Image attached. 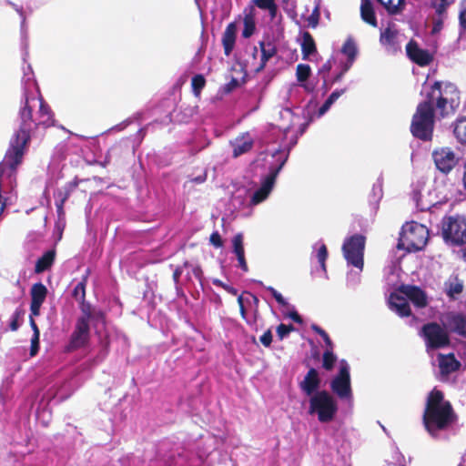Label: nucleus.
<instances>
[{
    "mask_svg": "<svg viewBox=\"0 0 466 466\" xmlns=\"http://www.w3.org/2000/svg\"><path fill=\"white\" fill-rule=\"evenodd\" d=\"M379 2L381 5H383L387 12L390 15H397L401 12V7H399V5H394L392 0H376Z\"/></svg>",
    "mask_w": 466,
    "mask_h": 466,
    "instance_id": "nucleus-41",
    "label": "nucleus"
},
{
    "mask_svg": "<svg viewBox=\"0 0 466 466\" xmlns=\"http://www.w3.org/2000/svg\"><path fill=\"white\" fill-rule=\"evenodd\" d=\"M253 147V142L251 140L241 141L240 143H236L233 146V157H238L242 154H245L251 150Z\"/></svg>",
    "mask_w": 466,
    "mask_h": 466,
    "instance_id": "nucleus-34",
    "label": "nucleus"
},
{
    "mask_svg": "<svg viewBox=\"0 0 466 466\" xmlns=\"http://www.w3.org/2000/svg\"><path fill=\"white\" fill-rule=\"evenodd\" d=\"M259 48L261 52V57L259 66L255 70L257 73L261 72L266 67L268 61L275 56L278 53L276 45L271 41H260Z\"/></svg>",
    "mask_w": 466,
    "mask_h": 466,
    "instance_id": "nucleus-20",
    "label": "nucleus"
},
{
    "mask_svg": "<svg viewBox=\"0 0 466 466\" xmlns=\"http://www.w3.org/2000/svg\"><path fill=\"white\" fill-rule=\"evenodd\" d=\"M431 156L436 168L445 175L449 174L459 162L455 152L448 147L435 148Z\"/></svg>",
    "mask_w": 466,
    "mask_h": 466,
    "instance_id": "nucleus-11",
    "label": "nucleus"
},
{
    "mask_svg": "<svg viewBox=\"0 0 466 466\" xmlns=\"http://www.w3.org/2000/svg\"><path fill=\"white\" fill-rule=\"evenodd\" d=\"M458 421V415L444 393L433 388L428 394L422 414V422L427 432L433 438L441 431H449Z\"/></svg>",
    "mask_w": 466,
    "mask_h": 466,
    "instance_id": "nucleus-3",
    "label": "nucleus"
},
{
    "mask_svg": "<svg viewBox=\"0 0 466 466\" xmlns=\"http://www.w3.org/2000/svg\"><path fill=\"white\" fill-rule=\"evenodd\" d=\"M265 10H268L269 13V16L271 19H274L277 16L278 14V5L276 3H273L269 8H266Z\"/></svg>",
    "mask_w": 466,
    "mask_h": 466,
    "instance_id": "nucleus-57",
    "label": "nucleus"
},
{
    "mask_svg": "<svg viewBox=\"0 0 466 466\" xmlns=\"http://www.w3.org/2000/svg\"><path fill=\"white\" fill-rule=\"evenodd\" d=\"M389 303L390 309L395 310L400 317H409L411 315V309L407 299L397 293H391Z\"/></svg>",
    "mask_w": 466,
    "mask_h": 466,
    "instance_id": "nucleus-19",
    "label": "nucleus"
},
{
    "mask_svg": "<svg viewBox=\"0 0 466 466\" xmlns=\"http://www.w3.org/2000/svg\"><path fill=\"white\" fill-rule=\"evenodd\" d=\"M88 273L82 277L81 281H79L73 289L72 296L78 301L84 302L86 299V287L87 283Z\"/></svg>",
    "mask_w": 466,
    "mask_h": 466,
    "instance_id": "nucleus-31",
    "label": "nucleus"
},
{
    "mask_svg": "<svg viewBox=\"0 0 466 466\" xmlns=\"http://www.w3.org/2000/svg\"><path fill=\"white\" fill-rule=\"evenodd\" d=\"M317 52L316 43L313 36L309 32L305 31L302 34V43H301V53L302 58L307 59L309 56L315 54Z\"/></svg>",
    "mask_w": 466,
    "mask_h": 466,
    "instance_id": "nucleus-25",
    "label": "nucleus"
},
{
    "mask_svg": "<svg viewBox=\"0 0 466 466\" xmlns=\"http://www.w3.org/2000/svg\"><path fill=\"white\" fill-rule=\"evenodd\" d=\"M445 286L446 294L451 299H455L457 296L463 291V283L458 279V277H454L453 279H450L445 283Z\"/></svg>",
    "mask_w": 466,
    "mask_h": 466,
    "instance_id": "nucleus-29",
    "label": "nucleus"
},
{
    "mask_svg": "<svg viewBox=\"0 0 466 466\" xmlns=\"http://www.w3.org/2000/svg\"><path fill=\"white\" fill-rule=\"evenodd\" d=\"M238 80L235 77H232L231 80L225 86V91L229 93L233 91L235 88L238 86Z\"/></svg>",
    "mask_w": 466,
    "mask_h": 466,
    "instance_id": "nucleus-53",
    "label": "nucleus"
},
{
    "mask_svg": "<svg viewBox=\"0 0 466 466\" xmlns=\"http://www.w3.org/2000/svg\"><path fill=\"white\" fill-rule=\"evenodd\" d=\"M442 236L454 245L466 243V219L461 217H448L442 222Z\"/></svg>",
    "mask_w": 466,
    "mask_h": 466,
    "instance_id": "nucleus-8",
    "label": "nucleus"
},
{
    "mask_svg": "<svg viewBox=\"0 0 466 466\" xmlns=\"http://www.w3.org/2000/svg\"><path fill=\"white\" fill-rule=\"evenodd\" d=\"M366 238L360 234H355L345 239L342 246V252L348 264L363 269L364 266V249Z\"/></svg>",
    "mask_w": 466,
    "mask_h": 466,
    "instance_id": "nucleus-7",
    "label": "nucleus"
},
{
    "mask_svg": "<svg viewBox=\"0 0 466 466\" xmlns=\"http://www.w3.org/2000/svg\"><path fill=\"white\" fill-rule=\"evenodd\" d=\"M345 92L344 89H339V90H335L333 91L329 96L328 97L329 99H331L332 102L335 103V101Z\"/></svg>",
    "mask_w": 466,
    "mask_h": 466,
    "instance_id": "nucleus-56",
    "label": "nucleus"
},
{
    "mask_svg": "<svg viewBox=\"0 0 466 466\" xmlns=\"http://www.w3.org/2000/svg\"><path fill=\"white\" fill-rule=\"evenodd\" d=\"M320 19V9L319 5H317L315 8L312 10V13L309 16L307 17L308 26L311 28H316L319 25Z\"/></svg>",
    "mask_w": 466,
    "mask_h": 466,
    "instance_id": "nucleus-39",
    "label": "nucleus"
},
{
    "mask_svg": "<svg viewBox=\"0 0 466 466\" xmlns=\"http://www.w3.org/2000/svg\"><path fill=\"white\" fill-rule=\"evenodd\" d=\"M419 335L423 339L427 351L445 349L451 345L449 331L435 321L424 324Z\"/></svg>",
    "mask_w": 466,
    "mask_h": 466,
    "instance_id": "nucleus-6",
    "label": "nucleus"
},
{
    "mask_svg": "<svg viewBox=\"0 0 466 466\" xmlns=\"http://www.w3.org/2000/svg\"><path fill=\"white\" fill-rule=\"evenodd\" d=\"M396 36L397 31L392 30L390 27H387L383 32H381L380 41L384 46H393Z\"/></svg>",
    "mask_w": 466,
    "mask_h": 466,
    "instance_id": "nucleus-35",
    "label": "nucleus"
},
{
    "mask_svg": "<svg viewBox=\"0 0 466 466\" xmlns=\"http://www.w3.org/2000/svg\"><path fill=\"white\" fill-rule=\"evenodd\" d=\"M311 329H312L313 331H315L317 334H319L320 337H321L322 335H326V331H325L321 327H319V325H317V324H312V325H311Z\"/></svg>",
    "mask_w": 466,
    "mask_h": 466,
    "instance_id": "nucleus-61",
    "label": "nucleus"
},
{
    "mask_svg": "<svg viewBox=\"0 0 466 466\" xmlns=\"http://www.w3.org/2000/svg\"><path fill=\"white\" fill-rule=\"evenodd\" d=\"M90 321L96 324H105L106 323V315L103 310L96 309L94 312L91 314Z\"/></svg>",
    "mask_w": 466,
    "mask_h": 466,
    "instance_id": "nucleus-46",
    "label": "nucleus"
},
{
    "mask_svg": "<svg viewBox=\"0 0 466 466\" xmlns=\"http://www.w3.org/2000/svg\"><path fill=\"white\" fill-rule=\"evenodd\" d=\"M453 134L462 145L466 146V117L458 118L453 124Z\"/></svg>",
    "mask_w": 466,
    "mask_h": 466,
    "instance_id": "nucleus-30",
    "label": "nucleus"
},
{
    "mask_svg": "<svg viewBox=\"0 0 466 466\" xmlns=\"http://www.w3.org/2000/svg\"><path fill=\"white\" fill-rule=\"evenodd\" d=\"M320 384L321 380L319 371L315 368H310L303 380L299 383V387L305 395L311 397L319 391Z\"/></svg>",
    "mask_w": 466,
    "mask_h": 466,
    "instance_id": "nucleus-13",
    "label": "nucleus"
},
{
    "mask_svg": "<svg viewBox=\"0 0 466 466\" xmlns=\"http://www.w3.org/2000/svg\"><path fill=\"white\" fill-rule=\"evenodd\" d=\"M182 274V269L178 267L173 272V279L175 283H178Z\"/></svg>",
    "mask_w": 466,
    "mask_h": 466,
    "instance_id": "nucleus-60",
    "label": "nucleus"
},
{
    "mask_svg": "<svg viewBox=\"0 0 466 466\" xmlns=\"http://www.w3.org/2000/svg\"><path fill=\"white\" fill-rule=\"evenodd\" d=\"M253 4L258 8L265 10L266 8H269L275 0H253Z\"/></svg>",
    "mask_w": 466,
    "mask_h": 466,
    "instance_id": "nucleus-51",
    "label": "nucleus"
},
{
    "mask_svg": "<svg viewBox=\"0 0 466 466\" xmlns=\"http://www.w3.org/2000/svg\"><path fill=\"white\" fill-rule=\"evenodd\" d=\"M338 403L334 397L326 390L316 392L309 398V414H317L321 423H327L335 418L338 412Z\"/></svg>",
    "mask_w": 466,
    "mask_h": 466,
    "instance_id": "nucleus-5",
    "label": "nucleus"
},
{
    "mask_svg": "<svg viewBox=\"0 0 466 466\" xmlns=\"http://www.w3.org/2000/svg\"><path fill=\"white\" fill-rule=\"evenodd\" d=\"M267 289L271 293L277 302L282 306L287 305V301L283 298V296L278 292L273 287H267Z\"/></svg>",
    "mask_w": 466,
    "mask_h": 466,
    "instance_id": "nucleus-48",
    "label": "nucleus"
},
{
    "mask_svg": "<svg viewBox=\"0 0 466 466\" xmlns=\"http://www.w3.org/2000/svg\"><path fill=\"white\" fill-rule=\"evenodd\" d=\"M79 182L76 178L73 181H70L65 185L63 189H58L54 193L56 198V202L65 204L66 200L69 198L73 191L77 187Z\"/></svg>",
    "mask_w": 466,
    "mask_h": 466,
    "instance_id": "nucleus-27",
    "label": "nucleus"
},
{
    "mask_svg": "<svg viewBox=\"0 0 466 466\" xmlns=\"http://www.w3.org/2000/svg\"><path fill=\"white\" fill-rule=\"evenodd\" d=\"M33 316H34V315H32V314H31V316H30V326H31V328H32V329H33V331H34V334H33V335H40L39 329H38V327H37V325H36V323H35V319H33Z\"/></svg>",
    "mask_w": 466,
    "mask_h": 466,
    "instance_id": "nucleus-58",
    "label": "nucleus"
},
{
    "mask_svg": "<svg viewBox=\"0 0 466 466\" xmlns=\"http://www.w3.org/2000/svg\"><path fill=\"white\" fill-rule=\"evenodd\" d=\"M244 28L242 31V36L244 38L250 37L256 30L254 8L251 6L249 11L245 10V16L243 19Z\"/></svg>",
    "mask_w": 466,
    "mask_h": 466,
    "instance_id": "nucleus-28",
    "label": "nucleus"
},
{
    "mask_svg": "<svg viewBox=\"0 0 466 466\" xmlns=\"http://www.w3.org/2000/svg\"><path fill=\"white\" fill-rule=\"evenodd\" d=\"M321 338L323 339L326 346L328 347V350H333V343H332L329 334L326 332V335H322Z\"/></svg>",
    "mask_w": 466,
    "mask_h": 466,
    "instance_id": "nucleus-59",
    "label": "nucleus"
},
{
    "mask_svg": "<svg viewBox=\"0 0 466 466\" xmlns=\"http://www.w3.org/2000/svg\"><path fill=\"white\" fill-rule=\"evenodd\" d=\"M30 295H31V303H30L31 314L34 316H38L40 314L41 306L46 298L47 289L41 282L35 283L31 288Z\"/></svg>",
    "mask_w": 466,
    "mask_h": 466,
    "instance_id": "nucleus-16",
    "label": "nucleus"
},
{
    "mask_svg": "<svg viewBox=\"0 0 466 466\" xmlns=\"http://www.w3.org/2000/svg\"><path fill=\"white\" fill-rule=\"evenodd\" d=\"M311 74V68L309 65L299 64L296 68V76L299 82H305Z\"/></svg>",
    "mask_w": 466,
    "mask_h": 466,
    "instance_id": "nucleus-36",
    "label": "nucleus"
},
{
    "mask_svg": "<svg viewBox=\"0 0 466 466\" xmlns=\"http://www.w3.org/2000/svg\"><path fill=\"white\" fill-rule=\"evenodd\" d=\"M294 329H295V328L292 324L286 325V324L281 323L277 327V336L279 340H282L286 336H288Z\"/></svg>",
    "mask_w": 466,
    "mask_h": 466,
    "instance_id": "nucleus-43",
    "label": "nucleus"
},
{
    "mask_svg": "<svg viewBox=\"0 0 466 466\" xmlns=\"http://www.w3.org/2000/svg\"><path fill=\"white\" fill-rule=\"evenodd\" d=\"M330 389L339 399L347 400L352 397L350 368L345 360L341 361L339 373L331 380Z\"/></svg>",
    "mask_w": 466,
    "mask_h": 466,
    "instance_id": "nucleus-10",
    "label": "nucleus"
},
{
    "mask_svg": "<svg viewBox=\"0 0 466 466\" xmlns=\"http://www.w3.org/2000/svg\"><path fill=\"white\" fill-rule=\"evenodd\" d=\"M289 317L296 323L301 324L303 322L301 316L296 310L289 312Z\"/></svg>",
    "mask_w": 466,
    "mask_h": 466,
    "instance_id": "nucleus-55",
    "label": "nucleus"
},
{
    "mask_svg": "<svg viewBox=\"0 0 466 466\" xmlns=\"http://www.w3.org/2000/svg\"><path fill=\"white\" fill-rule=\"evenodd\" d=\"M25 311L22 309H16L12 316V319L10 321V329L12 331H16L19 328V319L23 318Z\"/></svg>",
    "mask_w": 466,
    "mask_h": 466,
    "instance_id": "nucleus-42",
    "label": "nucleus"
},
{
    "mask_svg": "<svg viewBox=\"0 0 466 466\" xmlns=\"http://www.w3.org/2000/svg\"><path fill=\"white\" fill-rule=\"evenodd\" d=\"M341 52L348 56V59L352 63L357 56V47L352 39H348L342 46Z\"/></svg>",
    "mask_w": 466,
    "mask_h": 466,
    "instance_id": "nucleus-33",
    "label": "nucleus"
},
{
    "mask_svg": "<svg viewBox=\"0 0 466 466\" xmlns=\"http://www.w3.org/2000/svg\"><path fill=\"white\" fill-rule=\"evenodd\" d=\"M237 35V25L235 23H229L222 35V45L224 48V54L229 56L235 46Z\"/></svg>",
    "mask_w": 466,
    "mask_h": 466,
    "instance_id": "nucleus-21",
    "label": "nucleus"
},
{
    "mask_svg": "<svg viewBox=\"0 0 466 466\" xmlns=\"http://www.w3.org/2000/svg\"><path fill=\"white\" fill-rule=\"evenodd\" d=\"M212 283L213 285H215L216 287H219V288H222L223 289H225V287H227L228 284L224 283L222 280L218 279H214L212 280Z\"/></svg>",
    "mask_w": 466,
    "mask_h": 466,
    "instance_id": "nucleus-64",
    "label": "nucleus"
},
{
    "mask_svg": "<svg viewBox=\"0 0 466 466\" xmlns=\"http://www.w3.org/2000/svg\"><path fill=\"white\" fill-rule=\"evenodd\" d=\"M81 312L82 315L76 320H85L86 323H90L91 314L96 309L89 303L81 302Z\"/></svg>",
    "mask_w": 466,
    "mask_h": 466,
    "instance_id": "nucleus-40",
    "label": "nucleus"
},
{
    "mask_svg": "<svg viewBox=\"0 0 466 466\" xmlns=\"http://www.w3.org/2000/svg\"><path fill=\"white\" fill-rule=\"evenodd\" d=\"M460 92L450 82L435 81L426 92L425 98L420 102L412 116L410 133L415 138L430 142L433 138L435 127V109L441 117H445L458 106Z\"/></svg>",
    "mask_w": 466,
    "mask_h": 466,
    "instance_id": "nucleus-1",
    "label": "nucleus"
},
{
    "mask_svg": "<svg viewBox=\"0 0 466 466\" xmlns=\"http://www.w3.org/2000/svg\"><path fill=\"white\" fill-rule=\"evenodd\" d=\"M40 335H33L31 339L30 355L35 356L39 350Z\"/></svg>",
    "mask_w": 466,
    "mask_h": 466,
    "instance_id": "nucleus-47",
    "label": "nucleus"
},
{
    "mask_svg": "<svg viewBox=\"0 0 466 466\" xmlns=\"http://www.w3.org/2000/svg\"><path fill=\"white\" fill-rule=\"evenodd\" d=\"M260 342L265 347H269L272 343V332L270 329H268L263 333V335L260 337Z\"/></svg>",
    "mask_w": 466,
    "mask_h": 466,
    "instance_id": "nucleus-50",
    "label": "nucleus"
},
{
    "mask_svg": "<svg viewBox=\"0 0 466 466\" xmlns=\"http://www.w3.org/2000/svg\"><path fill=\"white\" fill-rule=\"evenodd\" d=\"M285 161H286V159H284L276 167H270L269 174L263 180L261 187L254 192V194L251 198V204L258 205V204L261 203L262 201H264L268 198V196L269 195V193L274 186L275 180H276L279 171L281 170V168L283 167V166L285 164Z\"/></svg>",
    "mask_w": 466,
    "mask_h": 466,
    "instance_id": "nucleus-12",
    "label": "nucleus"
},
{
    "mask_svg": "<svg viewBox=\"0 0 466 466\" xmlns=\"http://www.w3.org/2000/svg\"><path fill=\"white\" fill-rule=\"evenodd\" d=\"M442 27H443V18H442V16H439V18L434 21L432 33L440 32L442 29Z\"/></svg>",
    "mask_w": 466,
    "mask_h": 466,
    "instance_id": "nucleus-54",
    "label": "nucleus"
},
{
    "mask_svg": "<svg viewBox=\"0 0 466 466\" xmlns=\"http://www.w3.org/2000/svg\"><path fill=\"white\" fill-rule=\"evenodd\" d=\"M459 24L466 31V0H461L460 3Z\"/></svg>",
    "mask_w": 466,
    "mask_h": 466,
    "instance_id": "nucleus-45",
    "label": "nucleus"
},
{
    "mask_svg": "<svg viewBox=\"0 0 466 466\" xmlns=\"http://www.w3.org/2000/svg\"><path fill=\"white\" fill-rule=\"evenodd\" d=\"M64 205L65 204L56 202V212L59 218H63L65 216Z\"/></svg>",
    "mask_w": 466,
    "mask_h": 466,
    "instance_id": "nucleus-62",
    "label": "nucleus"
},
{
    "mask_svg": "<svg viewBox=\"0 0 466 466\" xmlns=\"http://www.w3.org/2000/svg\"><path fill=\"white\" fill-rule=\"evenodd\" d=\"M337 360V357L334 355L332 350H327L324 351L322 356V367L326 370H331Z\"/></svg>",
    "mask_w": 466,
    "mask_h": 466,
    "instance_id": "nucleus-37",
    "label": "nucleus"
},
{
    "mask_svg": "<svg viewBox=\"0 0 466 466\" xmlns=\"http://www.w3.org/2000/svg\"><path fill=\"white\" fill-rule=\"evenodd\" d=\"M454 2V0H432V6L439 16L446 14L447 8Z\"/></svg>",
    "mask_w": 466,
    "mask_h": 466,
    "instance_id": "nucleus-38",
    "label": "nucleus"
},
{
    "mask_svg": "<svg viewBox=\"0 0 466 466\" xmlns=\"http://www.w3.org/2000/svg\"><path fill=\"white\" fill-rule=\"evenodd\" d=\"M461 366V362L455 358L453 353L439 355V368L442 377H447L451 373L459 370Z\"/></svg>",
    "mask_w": 466,
    "mask_h": 466,
    "instance_id": "nucleus-18",
    "label": "nucleus"
},
{
    "mask_svg": "<svg viewBox=\"0 0 466 466\" xmlns=\"http://www.w3.org/2000/svg\"><path fill=\"white\" fill-rule=\"evenodd\" d=\"M318 260L320 264L321 268L326 271V259L328 258V249L325 244H322L317 254Z\"/></svg>",
    "mask_w": 466,
    "mask_h": 466,
    "instance_id": "nucleus-44",
    "label": "nucleus"
},
{
    "mask_svg": "<svg viewBox=\"0 0 466 466\" xmlns=\"http://www.w3.org/2000/svg\"><path fill=\"white\" fill-rule=\"evenodd\" d=\"M331 68H332V62H331V60L329 59V60L326 61V62L322 65L321 68L319 69V74H324V76H323V78H324V85H326V75L329 73V71L331 70Z\"/></svg>",
    "mask_w": 466,
    "mask_h": 466,
    "instance_id": "nucleus-52",
    "label": "nucleus"
},
{
    "mask_svg": "<svg viewBox=\"0 0 466 466\" xmlns=\"http://www.w3.org/2000/svg\"><path fill=\"white\" fill-rule=\"evenodd\" d=\"M428 239V228L422 224L412 221L403 226L397 248L405 249L408 252L419 251L426 246Z\"/></svg>",
    "mask_w": 466,
    "mask_h": 466,
    "instance_id": "nucleus-4",
    "label": "nucleus"
},
{
    "mask_svg": "<svg viewBox=\"0 0 466 466\" xmlns=\"http://www.w3.org/2000/svg\"><path fill=\"white\" fill-rule=\"evenodd\" d=\"M193 274L194 276L198 279L199 280H201L202 279V276H203V271H202V268L199 267V266H197L193 268Z\"/></svg>",
    "mask_w": 466,
    "mask_h": 466,
    "instance_id": "nucleus-63",
    "label": "nucleus"
},
{
    "mask_svg": "<svg viewBox=\"0 0 466 466\" xmlns=\"http://www.w3.org/2000/svg\"><path fill=\"white\" fill-rule=\"evenodd\" d=\"M35 96L25 95L24 106L19 111V128L11 138L10 147L7 149L3 161L0 163V176L7 174L9 177L15 176L17 167L22 163L26 147L31 140L33 124V106L31 102Z\"/></svg>",
    "mask_w": 466,
    "mask_h": 466,
    "instance_id": "nucleus-2",
    "label": "nucleus"
},
{
    "mask_svg": "<svg viewBox=\"0 0 466 466\" xmlns=\"http://www.w3.org/2000/svg\"><path fill=\"white\" fill-rule=\"evenodd\" d=\"M406 51L410 60L420 66H428L432 61V56L429 51L420 48L418 44L413 40L407 44Z\"/></svg>",
    "mask_w": 466,
    "mask_h": 466,
    "instance_id": "nucleus-14",
    "label": "nucleus"
},
{
    "mask_svg": "<svg viewBox=\"0 0 466 466\" xmlns=\"http://www.w3.org/2000/svg\"><path fill=\"white\" fill-rule=\"evenodd\" d=\"M38 121L33 119L32 127L35 128L43 127L45 129L55 126V116L49 105L42 98H39Z\"/></svg>",
    "mask_w": 466,
    "mask_h": 466,
    "instance_id": "nucleus-17",
    "label": "nucleus"
},
{
    "mask_svg": "<svg viewBox=\"0 0 466 466\" xmlns=\"http://www.w3.org/2000/svg\"><path fill=\"white\" fill-rule=\"evenodd\" d=\"M451 331L466 338V319L461 314H452L449 318Z\"/></svg>",
    "mask_w": 466,
    "mask_h": 466,
    "instance_id": "nucleus-26",
    "label": "nucleus"
},
{
    "mask_svg": "<svg viewBox=\"0 0 466 466\" xmlns=\"http://www.w3.org/2000/svg\"><path fill=\"white\" fill-rule=\"evenodd\" d=\"M209 240L210 243L216 248H221L223 246L221 236L218 231H215L210 235Z\"/></svg>",
    "mask_w": 466,
    "mask_h": 466,
    "instance_id": "nucleus-49",
    "label": "nucleus"
},
{
    "mask_svg": "<svg viewBox=\"0 0 466 466\" xmlns=\"http://www.w3.org/2000/svg\"><path fill=\"white\" fill-rule=\"evenodd\" d=\"M399 291L408 298L417 308H425L428 304L426 293L417 286L401 285Z\"/></svg>",
    "mask_w": 466,
    "mask_h": 466,
    "instance_id": "nucleus-15",
    "label": "nucleus"
},
{
    "mask_svg": "<svg viewBox=\"0 0 466 466\" xmlns=\"http://www.w3.org/2000/svg\"><path fill=\"white\" fill-rule=\"evenodd\" d=\"M233 244V252L235 253L238 261V267L244 271H248V266L245 258V250H244V245H243V236L241 233L237 234L234 236L232 239Z\"/></svg>",
    "mask_w": 466,
    "mask_h": 466,
    "instance_id": "nucleus-22",
    "label": "nucleus"
},
{
    "mask_svg": "<svg viewBox=\"0 0 466 466\" xmlns=\"http://www.w3.org/2000/svg\"><path fill=\"white\" fill-rule=\"evenodd\" d=\"M90 339V326L85 320H76L64 352L71 353L85 348Z\"/></svg>",
    "mask_w": 466,
    "mask_h": 466,
    "instance_id": "nucleus-9",
    "label": "nucleus"
},
{
    "mask_svg": "<svg viewBox=\"0 0 466 466\" xmlns=\"http://www.w3.org/2000/svg\"><path fill=\"white\" fill-rule=\"evenodd\" d=\"M56 258V250L50 249L47 250L35 262V272L36 274L42 273L47 269H49Z\"/></svg>",
    "mask_w": 466,
    "mask_h": 466,
    "instance_id": "nucleus-24",
    "label": "nucleus"
},
{
    "mask_svg": "<svg viewBox=\"0 0 466 466\" xmlns=\"http://www.w3.org/2000/svg\"><path fill=\"white\" fill-rule=\"evenodd\" d=\"M206 86V79L203 75L198 74L194 76L191 79V87L193 94L196 96H199L201 94L202 89Z\"/></svg>",
    "mask_w": 466,
    "mask_h": 466,
    "instance_id": "nucleus-32",
    "label": "nucleus"
},
{
    "mask_svg": "<svg viewBox=\"0 0 466 466\" xmlns=\"http://www.w3.org/2000/svg\"><path fill=\"white\" fill-rule=\"evenodd\" d=\"M360 15L364 22L373 27L378 25L374 8L370 0H361Z\"/></svg>",
    "mask_w": 466,
    "mask_h": 466,
    "instance_id": "nucleus-23",
    "label": "nucleus"
}]
</instances>
